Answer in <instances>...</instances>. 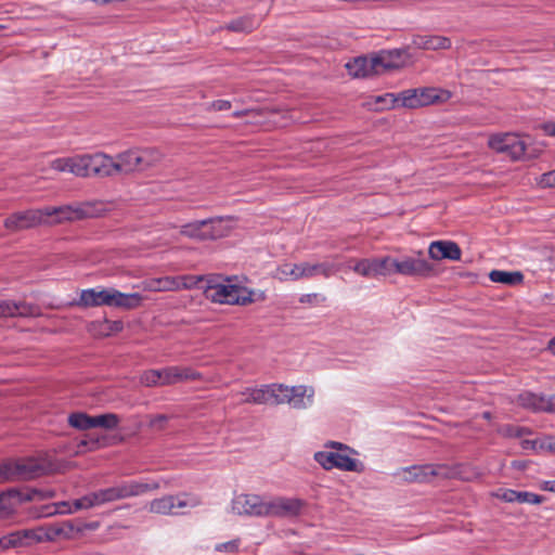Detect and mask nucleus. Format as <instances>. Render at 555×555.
<instances>
[{"instance_id": "aec40b11", "label": "nucleus", "mask_w": 555, "mask_h": 555, "mask_svg": "<svg viewBox=\"0 0 555 555\" xmlns=\"http://www.w3.org/2000/svg\"><path fill=\"white\" fill-rule=\"evenodd\" d=\"M121 500L140 496L159 489L157 481L128 480L118 483Z\"/></svg>"}, {"instance_id": "ea45409f", "label": "nucleus", "mask_w": 555, "mask_h": 555, "mask_svg": "<svg viewBox=\"0 0 555 555\" xmlns=\"http://www.w3.org/2000/svg\"><path fill=\"white\" fill-rule=\"evenodd\" d=\"M17 493L15 491H7L0 493V517L11 514L15 507Z\"/></svg>"}, {"instance_id": "f03ea898", "label": "nucleus", "mask_w": 555, "mask_h": 555, "mask_svg": "<svg viewBox=\"0 0 555 555\" xmlns=\"http://www.w3.org/2000/svg\"><path fill=\"white\" fill-rule=\"evenodd\" d=\"M207 299L224 305H247L254 301L253 291L240 285L230 284L221 275H210L204 287Z\"/></svg>"}, {"instance_id": "2eb2a0df", "label": "nucleus", "mask_w": 555, "mask_h": 555, "mask_svg": "<svg viewBox=\"0 0 555 555\" xmlns=\"http://www.w3.org/2000/svg\"><path fill=\"white\" fill-rule=\"evenodd\" d=\"M405 53L406 51L401 49L382 51L378 54L372 56V61H370V66L371 68L377 66L379 75L391 69L400 68L404 65L402 56Z\"/></svg>"}, {"instance_id": "a211bd4d", "label": "nucleus", "mask_w": 555, "mask_h": 555, "mask_svg": "<svg viewBox=\"0 0 555 555\" xmlns=\"http://www.w3.org/2000/svg\"><path fill=\"white\" fill-rule=\"evenodd\" d=\"M116 175H118L116 158L104 153L90 155V176L112 177Z\"/></svg>"}, {"instance_id": "09e8293b", "label": "nucleus", "mask_w": 555, "mask_h": 555, "mask_svg": "<svg viewBox=\"0 0 555 555\" xmlns=\"http://www.w3.org/2000/svg\"><path fill=\"white\" fill-rule=\"evenodd\" d=\"M388 261L389 256L380 257V258H372L373 262V272L375 275H388Z\"/></svg>"}, {"instance_id": "6e6552de", "label": "nucleus", "mask_w": 555, "mask_h": 555, "mask_svg": "<svg viewBox=\"0 0 555 555\" xmlns=\"http://www.w3.org/2000/svg\"><path fill=\"white\" fill-rule=\"evenodd\" d=\"M488 145L498 153H505L512 159H520L526 152V143L515 133H499L489 138Z\"/></svg>"}, {"instance_id": "4468645a", "label": "nucleus", "mask_w": 555, "mask_h": 555, "mask_svg": "<svg viewBox=\"0 0 555 555\" xmlns=\"http://www.w3.org/2000/svg\"><path fill=\"white\" fill-rule=\"evenodd\" d=\"M238 514L268 517V500L257 494L241 495L235 501Z\"/></svg>"}, {"instance_id": "58836bf2", "label": "nucleus", "mask_w": 555, "mask_h": 555, "mask_svg": "<svg viewBox=\"0 0 555 555\" xmlns=\"http://www.w3.org/2000/svg\"><path fill=\"white\" fill-rule=\"evenodd\" d=\"M119 424V417L114 413H106L93 416L92 428L102 427L105 429H114Z\"/></svg>"}, {"instance_id": "4c0bfd02", "label": "nucleus", "mask_w": 555, "mask_h": 555, "mask_svg": "<svg viewBox=\"0 0 555 555\" xmlns=\"http://www.w3.org/2000/svg\"><path fill=\"white\" fill-rule=\"evenodd\" d=\"M93 416L82 412L72 413L68 416V424L79 430H88L92 428Z\"/></svg>"}, {"instance_id": "a18cd8bd", "label": "nucleus", "mask_w": 555, "mask_h": 555, "mask_svg": "<svg viewBox=\"0 0 555 555\" xmlns=\"http://www.w3.org/2000/svg\"><path fill=\"white\" fill-rule=\"evenodd\" d=\"M144 157L146 168L156 166L163 159V154L154 147L141 149V153Z\"/></svg>"}, {"instance_id": "7c9ffc66", "label": "nucleus", "mask_w": 555, "mask_h": 555, "mask_svg": "<svg viewBox=\"0 0 555 555\" xmlns=\"http://www.w3.org/2000/svg\"><path fill=\"white\" fill-rule=\"evenodd\" d=\"M173 495H164L158 499H154L149 504V511L159 515H172L173 512Z\"/></svg>"}, {"instance_id": "4be33fe9", "label": "nucleus", "mask_w": 555, "mask_h": 555, "mask_svg": "<svg viewBox=\"0 0 555 555\" xmlns=\"http://www.w3.org/2000/svg\"><path fill=\"white\" fill-rule=\"evenodd\" d=\"M285 403L292 404L295 409H306L312 403L314 391L306 386L287 387Z\"/></svg>"}, {"instance_id": "20e7f679", "label": "nucleus", "mask_w": 555, "mask_h": 555, "mask_svg": "<svg viewBox=\"0 0 555 555\" xmlns=\"http://www.w3.org/2000/svg\"><path fill=\"white\" fill-rule=\"evenodd\" d=\"M330 447L335 448L338 452L334 451H319L314 454V460L324 469L338 468L346 472L361 473L364 466L361 462L349 456L348 453L353 452L349 447L341 442L331 441Z\"/></svg>"}, {"instance_id": "72a5a7b5", "label": "nucleus", "mask_w": 555, "mask_h": 555, "mask_svg": "<svg viewBox=\"0 0 555 555\" xmlns=\"http://www.w3.org/2000/svg\"><path fill=\"white\" fill-rule=\"evenodd\" d=\"M518 404L533 411L546 410L544 400L532 392H524L518 396Z\"/></svg>"}, {"instance_id": "de8ad7c7", "label": "nucleus", "mask_w": 555, "mask_h": 555, "mask_svg": "<svg viewBox=\"0 0 555 555\" xmlns=\"http://www.w3.org/2000/svg\"><path fill=\"white\" fill-rule=\"evenodd\" d=\"M140 382H141L142 385H144L146 387L162 386L159 370H147V371H145L141 375Z\"/></svg>"}, {"instance_id": "39448f33", "label": "nucleus", "mask_w": 555, "mask_h": 555, "mask_svg": "<svg viewBox=\"0 0 555 555\" xmlns=\"http://www.w3.org/2000/svg\"><path fill=\"white\" fill-rule=\"evenodd\" d=\"M451 98V91L436 87L406 89L399 92L401 106L406 108H418L428 105L443 104Z\"/></svg>"}, {"instance_id": "3c124183", "label": "nucleus", "mask_w": 555, "mask_h": 555, "mask_svg": "<svg viewBox=\"0 0 555 555\" xmlns=\"http://www.w3.org/2000/svg\"><path fill=\"white\" fill-rule=\"evenodd\" d=\"M544 501L542 495L528 492V491H518L517 502L518 503H528V504H541Z\"/></svg>"}, {"instance_id": "79ce46f5", "label": "nucleus", "mask_w": 555, "mask_h": 555, "mask_svg": "<svg viewBox=\"0 0 555 555\" xmlns=\"http://www.w3.org/2000/svg\"><path fill=\"white\" fill-rule=\"evenodd\" d=\"M203 225L204 224H203L202 220L193 221V222L183 224L180 229V233L183 236L203 241V231H202Z\"/></svg>"}, {"instance_id": "f8f14e48", "label": "nucleus", "mask_w": 555, "mask_h": 555, "mask_svg": "<svg viewBox=\"0 0 555 555\" xmlns=\"http://www.w3.org/2000/svg\"><path fill=\"white\" fill-rule=\"evenodd\" d=\"M100 498L96 491L74 500L73 502L63 501L53 505V511H48L46 515L72 514L79 509H89L101 506Z\"/></svg>"}, {"instance_id": "49530a36", "label": "nucleus", "mask_w": 555, "mask_h": 555, "mask_svg": "<svg viewBox=\"0 0 555 555\" xmlns=\"http://www.w3.org/2000/svg\"><path fill=\"white\" fill-rule=\"evenodd\" d=\"M172 505L173 509L184 507H196L199 505V500L196 496H191L189 494L173 495Z\"/></svg>"}, {"instance_id": "69168bd1", "label": "nucleus", "mask_w": 555, "mask_h": 555, "mask_svg": "<svg viewBox=\"0 0 555 555\" xmlns=\"http://www.w3.org/2000/svg\"><path fill=\"white\" fill-rule=\"evenodd\" d=\"M541 128L547 135L555 137V121L545 122L541 126Z\"/></svg>"}, {"instance_id": "5fc2aeb1", "label": "nucleus", "mask_w": 555, "mask_h": 555, "mask_svg": "<svg viewBox=\"0 0 555 555\" xmlns=\"http://www.w3.org/2000/svg\"><path fill=\"white\" fill-rule=\"evenodd\" d=\"M101 326H102L101 333L103 335H109L113 332H120L124 327L121 321H109V320H104L102 322Z\"/></svg>"}, {"instance_id": "1a4fd4ad", "label": "nucleus", "mask_w": 555, "mask_h": 555, "mask_svg": "<svg viewBox=\"0 0 555 555\" xmlns=\"http://www.w3.org/2000/svg\"><path fill=\"white\" fill-rule=\"evenodd\" d=\"M406 482H428L435 477L450 476L447 473V465H413L403 467L396 473Z\"/></svg>"}, {"instance_id": "c03bdc74", "label": "nucleus", "mask_w": 555, "mask_h": 555, "mask_svg": "<svg viewBox=\"0 0 555 555\" xmlns=\"http://www.w3.org/2000/svg\"><path fill=\"white\" fill-rule=\"evenodd\" d=\"M96 492L102 505L121 500L118 485L105 489H99Z\"/></svg>"}, {"instance_id": "e433bc0d", "label": "nucleus", "mask_w": 555, "mask_h": 555, "mask_svg": "<svg viewBox=\"0 0 555 555\" xmlns=\"http://www.w3.org/2000/svg\"><path fill=\"white\" fill-rule=\"evenodd\" d=\"M18 534V540L21 545H26L29 542H43L44 541V531L43 527H38L36 529H24L16 531Z\"/></svg>"}, {"instance_id": "2f4dec72", "label": "nucleus", "mask_w": 555, "mask_h": 555, "mask_svg": "<svg viewBox=\"0 0 555 555\" xmlns=\"http://www.w3.org/2000/svg\"><path fill=\"white\" fill-rule=\"evenodd\" d=\"M70 173L78 177H90V154L70 157Z\"/></svg>"}, {"instance_id": "6ab92c4d", "label": "nucleus", "mask_w": 555, "mask_h": 555, "mask_svg": "<svg viewBox=\"0 0 555 555\" xmlns=\"http://www.w3.org/2000/svg\"><path fill=\"white\" fill-rule=\"evenodd\" d=\"M429 257L434 260L450 259L460 260L462 250L460 246L451 241H436L429 245Z\"/></svg>"}, {"instance_id": "6e6d98bb", "label": "nucleus", "mask_w": 555, "mask_h": 555, "mask_svg": "<svg viewBox=\"0 0 555 555\" xmlns=\"http://www.w3.org/2000/svg\"><path fill=\"white\" fill-rule=\"evenodd\" d=\"M494 496L508 503L517 502L518 491L513 489H499Z\"/></svg>"}, {"instance_id": "c9c22d12", "label": "nucleus", "mask_w": 555, "mask_h": 555, "mask_svg": "<svg viewBox=\"0 0 555 555\" xmlns=\"http://www.w3.org/2000/svg\"><path fill=\"white\" fill-rule=\"evenodd\" d=\"M349 268L361 276H374L372 258H363L359 260L350 259Z\"/></svg>"}, {"instance_id": "c85d7f7f", "label": "nucleus", "mask_w": 555, "mask_h": 555, "mask_svg": "<svg viewBox=\"0 0 555 555\" xmlns=\"http://www.w3.org/2000/svg\"><path fill=\"white\" fill-rule=\"evenodd\" d=\"M489 279L494 283H501L512 286L522 283L524 275L519 271L508 272L501 270H492L489 273Z\"/></svg>"}, {"instance_id": "ddd939ff", "label": "nucleus", "mask_w": 555, "mask_h": 555, "mask_svg": "<svg viewBox=\"0 0 555 555\" xmlns=\"http://www.w3.org/2000/svg\"><path fill=\"white\" fill-rule=\"evenodd\" d=\"M44 541H55L57 539L72 540L82 532V527L76 524V520H64L49 524L43 527Z\"/></svg>"}, {"instance_id": "cd10ccee", "label": "nucleus", "mask_w": 555, "mask_h": 555, "mask_svg": "<svg viewBox=\"0 0 555 555\" xmlns=\"http://www.w3.org/2000/svg\"><path fill=\"white\" fill-rule=\"evenodd\" d=\"M370 61H372V57H359L354 60L352 65L348 64L347 67L356 77H369L379 75L378 67L374 66V68H371Z\"/></svg>"}, {"instance_id": "393cba45", "label": "nucleus", "mask_w": 555, "mask_h": 555, "mask_svg": "<svg viewBox=\"0 0 555 555\" xmlns=\"http://www.w3.org/2000/svg\"><path fill=\"white\" fill-rule=\"evenodd\" d=\"M118 175H128L137 171V149H130L116 156Z\"/></svg>"}, {"instance_id": "680f3d73", "label": "nucleus", "mask_w": 555, "mask_h": 555, "mask_svg": "<svg viewBox=\"0 0 555 555\" xmlns=\"http://www.w3.org/2000/svg\"><path fill=\"white\" fill-rule=\"evenodd\" d=\"M210 108L214 111H228L231 108V102L227 100H217L210 104Z\"/></svg>"}, {"instance_id": "f3484780", "label": "nucleus", "mask_w": 555, "mask_h": 555, "mask_svg": "<svg viewBox=\"0 0 555 555\" xmlns=\"http://www.w3.org/2000/svg\"><path fill=\"white\" fill-rule=\"evenodd\" d=\"M46 214L48 215L49 224L81 221L77 202L62 206H48Z\"/></svg>"}, {"instance_id": "473e14b6", "label": "nucleus", "mask_w": 555, "mask_h": 555, "mask_svg": "<svg viewBox=\"0 0 555 555\" xmlns=\"http://www.w3.org/2000/svg\"><path fill=\"white\" fill-rule=\"evenodd\" d=\"M107 444L104 436L86 435L77 444V453L86 451H95Z\"/></svg>"}, {"instance_id": "a878e982", "label": "nucleus", "mask_w": 555, "mask_h": 555, "mask_svg": "<svg viewBox=\"0 0 555 555\" xmlns=\"http://www.w3.org/2000/svg\"><path fill=\"white\" fill-rule=\"evenodd\" d=\"M143 288L150 292H172L179 291V285L173 276H165L145 281Z\"/></svg>"}, {"instance_id": "5701e85b", "label": "nucleus", "mask_w": 555, "mask_h": 555, "mask_svg": "<svg viewBox=\"0 0 555 555\" xmlns=\"http://www.w3.org/2000/svg\"><path fill=\"white\" fill-rule=\"evenodd\" d=\"M412 46L423 50H448L451 48V40L444 36L415 35L412 38Z\"/></svg>"}, {"instance_id": "f257e3e1", "label": "nucleus", "mask_w": 555, "mask_h": 555, "mask_svg": "<svg viewBox=\"0 0 555 555\" xmlns=\"http://www.w3.org/2000/svg\"><path fill=\"white\" fill-rule=\"evenodd\" d=\"M142 296L139 293L124 294L115 288H88L80 293L76 305L83 308L108 306L132 309L140 306Z\"/></svg>"}, {"instance_id": "dca6fc26", "label": "nucleus", "mask_w": 555, "mask_h": 555, "mask_svg": "<svg viewBox=\"0 0 555 555\" xmlns=\"http://www.w3.org/2000/svg\"><path fill=\"white\" fill-rule=\"evenodd\" d=\"M159 375L162 386L201 378L199 373L186 366H168L159 370Z\"/></svg>"}, {"instance_id": "774afa93", "label": "nucleus", "mask_w": 555, "mask_h": 555, "mask_svg": "<svg viewBox=\"0 0 555 555\" xmlns=\"http://www.w3.org/2000/svg\"><path fill=\"white\" fill-rule=\"evenodd\" d=\"M542 489L550 492H555V480L545 481Z\"/></svg>"}, {"instance_id": "052dcab7", "label": "nucleus", "mask_w": 555, "mask_h": 555, "mask_svg": "<svg viewBox=\"0 0 555 555\" xmlns=\"http://www.w3.org/2000/svg\"><path fill=\"white\" fill-rule=\"evenodd\" d=\"M0 308H1V311L0 313L2 315H15V314H21L22 312L20 311V308L18 306L16 305H11L9 302H2L0 304Z\"/></svg>"}, {"instance_id": "4d7b16f0", "label": "nucleus", "mask_w": 555, "mask_h": 555, "mask_svg": "<svg viewBox=\"0 0 555 555\" xmlns=\"http://www.w3.org/2000/svg\"><path fill=\"white\" fill-rule=\"evenodd\" d=\"M51 168L60 172H70V157L56 158L52 160Z\"/></svg>"}, {"instance_id": "13d9d810", "label": "nucleus", "mask_w": 555, "mask_h": 555, "mask_svg": "<svg viewBox=\"0 0 555 555\" xmlns=\"http://www.w3.org/2000/svg\"><path fill=\"white\" fill-rule=\"evenodd\" d=\"M539 184L543 188H555V170L543 173Z\"/></svg>"}, {"instance_id": "412c9836", "label": "nucleus", "mask_w": 555, "mask_h": 555, "mask_svg": "<svg viewBox=\"0 0 555 555\" xmlns=\"http://www.w3.org/2000/svg\"><path fill=\"white\" fill-rule=\"evenodd\" d=\"M203 222V241L206 240H218L224 237L230 232V227L228 225V219L223 217H216L206 220H202Z\"/></svg>"}, {"instance_id": "37998d69", "label": "nucleus", "mask_w": 555, "mask_h": 555, "mask_svg": "<svg viewBox=\"0 0 555 555\" xmlns=\"http://www.w3.org/2000/svg\"><path fill=\"white\" fill-rule=\"evenodd\" d=\"M255 22L251 17H240L227 25V28L232 31L249 33L254 29Z\"/></svg>"}, {"instance_id": "bb28decb", "label": "nucleus", "mask_w": 555, "mask_h": 555, "mask_svg": "<svg viewBox=\"0 0 555 555\" xmlns=\"http://www.w3.org/2000/svg\"><path fill=\"white\" fill-rule=\"evenodd\" d=\"M447 473L450 474V476H442V478H457L465 481H472L479 477V473L476 468L468 464H459L452 467L447 466Z\"/></svg>"}, {"instance_id": "7ed1b4c3", "label": "nucleus", "mask_w": 555, "mask_h": 555, "mask_svg": "<svg viewBox=\"0 0 555 555\" xmlns=\"http://www.w3.org/2000/svg\"><path fill=\"white\" fill-rule=\"evenodd\" d=\"M339 270L340 266L334 262H285L276 268L274 278L284 282L298 281L301 279H311L318 274H321L322 276L327 279L337 273Z\"/></svg>"}, {"instance_id": "8fccbe9b", "label": "nucleus", "mask_w": 555, "mask_h": 555, "mask_svg": "<svg viewBox=\"0 0 555 555\" xmlns=\"http://www.w3.org/2000/svg\"><path fill=\"white\" fill-rule=\"evenodd\" d=\"M267 395V385L260 388H251V397L249 398V401L254 404H268Z\"/></svg>"}, {"instance_id": "0eeeda50", "label": "nucleus", "mask_w": 555, "mask_h": 555, "mask_svg": "<svg viewBox=\"0 0 555 555\" xmlns=\"http://www.w3.org/2000/svg\"><path fill=\"white\" fill-rule=\"evenodd\" d=\"M46 212L47 207L14 212L5 219L4 227L9 231L17 232L40 224H49L48 215Z\"/></svg>"}, {"instance_id": "9b49d317", "label": "nucleus", "mask_w": 555, "mask_h": 555, "mask_svg": "<svg viewBox=\"0 0 555 555\" xmlns=\"http://www.w3.org/2000/svg\"><path fill=\"white\" fill-rule=\"evenodd\" d=\"M423 253L418 251V257H402L401 275L430 278L437 274L435 264L422 257Z\"/></svg>"}, {"instance_id": "c756f323", "label": "nucleus", "mask_w": 555, "mask_h": 555, "mask_svg": "<svg viewBox=\"0 0 555 555\" xmlns=\"http://www.w3.org/2000/svg\"><path fill=\"white\" fill-rule=\"evenodd\" d=\"M210 275H181L175 276V281L179 285V289L198 288L204 292V287L208 284Z\"/></svg>"}, {"instance_id": "338daca9", "label": "nucleus", "mask_w": 555, "mask_h": 555, "mask_svg": "<svg viewBox=\"0 0 555 555\" xmlns=\"http://www.w3.org/2000/svg\"><path fill=\"white\" fill-rule=\"evenodd\" d=\"M538 440H529V439H525L521 441V448L525 449V450H535L538 448Z\"/></svg>"}, {"instance_id": "a19ab883", "label": "nucleus", "mask_w": 555, "mask_h": 555, "mask_svg": "<svg viewBox=\"0 0 555 555\" xmlns=\"http://www.w3.org/2000/svg\"><path fill=\"white\" fill-rule=\"evenodd\" d=\"M375 104L377 109H388L397 106H401V100L399 93H386L375 98Z\"/></svg>"}, {"instance_id": "0e129e2a", "label": "nucleus", "mask_w": 555, "mask_h": 555, "mask_svg": "<svg viewBox=\"0 0 555 555\" xmlns=\"http://www.w3.org/2000/svg\"><path fill=\"white\" fill-rule=\"evenodd\" d=\"M141 153V149H137V171H144L146 170V166L144 163V157Z\"/></svg>"}, {"instance_id": "864d4df0", "label": "nucleus", "mask_w": 555, "mask_h": 555, "mask_svg": "<svg viewBox=\"0 0 555 555\" xmlns=\"http://www.w3.org/2000/svg\"><path fill=\"white\" fill-rule=\"evenodd\" d=\"M502 433L507 437H522L531 431L526 427L506 425L502 428Z\"/></svg>"}, {"instance_id": "e2e57ef3", "label": "nucleus", "mask_w": 555, "mask_h": 555, "mask_svg": "<svg viewBox=\"0 0 555 555\" xmlns=\"http://www.w3.org/2000/svg\"><path fill=\"white\" fill-rule=\"evenodd\" d=\"M539 448L555 452V438H546L543 442L539 444Z\"/></svg>"}, {"instance_id": "f704fd0d", "label": "nucleus", "mask_w": 555, "mask_h": 555, "mask_svg": "<svg viewBox=\"0 0 555 555\" xmlns=\"http://www.w3.org/2000/svg\"><path fill=\"white\" fill-rule=\"evenodd\" d=\"M285 390H287V386L282 384L267 385L268 404L279 405L285 403V400H287Z\"/></svg>"}, {"instance_id": "bf43d9fd", "label": "nucleus", "mask_w": 555, "mask_h": 555, "mask_svg": "<svg viewBox=\"0 0 555 555\" xmlns=\"http://www.w3.org/2000/svg\"><path fill=\"white\" fill-rule=\"evenodd\" d=\"M401 268H402V258H392L389 256L388 261V275L391 274H401Z\"/></svg>"}, {"instance_id": "9d476101", "label": "nucleus", "mask_w": 555, "mask_h": 555, "mask_svg": "<svg viewBox=\"0 0 555 555\" xmlns=\"http://www.w3.org/2000/svg\"><path fill=\"white\" fill-rule=\"evenodd\" d=\"M304 502L295 498H273L268 500V517H295L298 516Z\"/></svg>"}, {"instance_id": "b1692460", "label": "nucleus", "mask_w": 555, "mask_h": 555, "mask_svg": "<svg viewBox=\"0 0 555 555\" xmlns=\"http://www.w3.org/2000/svg\"><path fill=\"white\" fill-rule=\"evenodd\" d=\"M77 206L81 220L103 217L109 210V205L102 201L77 202Z\"/></svg>"}, {"instance_id": "603ef678", "label": "nucleus", "mask_w": 555, "mask_h": 555, "mask_svg": "<svg viewBox=\"0 0 555 555\" xmlns=\"http://www.w3.org/2000/svg\"><path fill=\"white\" fill-rule=\"evenodd\" d=\"M22 546L18 540V534L16 531L11 532L2 538H0V547L3 550L10 548V547H17Z\"/></svg>"}, {"instance_id": "423d86ee", "label": "nucleus", "mask_w": 555, "mask_h": 555, "mask_svg": "<svg viewBox=\"0 0 555 555\" xmlns=\"http://www.w3.org/2000/svg\"><path fill=\"white\" fill-rule=\"evenodd\" d=\"M5 482L30 480L44 473V466L35 459H23L17 461H3Z\"/></svg>"}]
</instances>
